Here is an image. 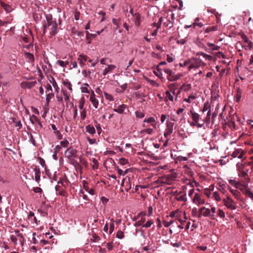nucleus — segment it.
<instances>
[{"label": "nucleus", "instance_id": "1", "mask_svg": "<svg viewBox=\"0 0 253 253\" xmlns=\"http://www.w3.org/2000/svg\"><path fill=\"white\" fill-rule=\"evenodd\" d=\"M47 22L43 25V33L45 34L48 30H50V34L55 35L57 33V24L55 20L52 19L51 15H47L46 17Z\"/></svg>", "mask_w": 253, "mask_h": 253}, {"label": "nucleus", "instance_id": "2", "mask_svg": "<svg viewBox=\"0 0 253 253\" xmlns=\"http://www.w3.org/2000/svg\"><path fill=\"white\" fill-rule=\"evenodd\" d=\"M64 156L71 164H74L78 156V151L73 147H70L64 152Z\"/></svg>", "mask_w": 253, "mask_h": 253}, {"label": "nucleus", "instance_id": "3", "mask_svg": "<svg viewBox=\"0 0 253 253\" xmlns=\"http://www.w3.org/2000/svg\"><path fill=\"white\" fill-rule=\"evenodd\" d=\"M190 112L193 120V122L190 123V126H197L199 128L202 127L203 126V123L200 124L199 122L200 120L202 121L203 119L200 118V115L192 110H191Z\"/></svg>", "mask_w": 253, "mask_h": 253}, {"label": "nucleus", "instance_id": "4", "mask_svg": "<svg viewBox=\"0 0 253 253\" xmlns=\"http://www.w3.org/2000/svg\"><path fill=\"white\" fill-rule=\"evenodd\" d=\"M222 202L224 206L227 209L231 211L235 210L237 208V203L229 196L222 199Z\"/></svg>", "mask_w": 253, "mask_h": 253}, {"label": "nucleus", "instance_id": "5", "mask_svg": "<svg viewBox=\"0 0 253 253\" xmlns=\"http://www.w3.org/2000/svg\"><path fill=\"white\" fill-rule=\"evenodd\" d=\"M164 72L167 74V78L170 82H174L179 80L182 76V74L178 73L175 74L170 69L164 68L163 69Z\"/></svg>", "mask_w": 253, "mask_h": 253}, {"label": "nucleus", "instance_id": "6", "mask_svg": "<svg viewBox=\"0 0 253 253\" xmlns=\"http://www.w3.org/2000/svg\"><path fill=\"white\" fill-rule=\"evenodd\" d=\"M202 63V60L197 58H191L189 59V70L191 69L196 70L200 67Z\"/></svg>", "mask_w": 253, "mask_h": 253}, {"label": "nucleus", "instance_id": "7", "mask_svg": "<svg viewBox=\"0 0 253 253\" xmlns=\"http://www.w3.org/2000/svg\"><path fill=\"white\" fill-rule=\"evenodd\" d=\"M206 111H208L207 116L202 120V122L203 123H209L210 122L211 116V106L208 102L204 104V107L202 109V112L203 113Z\"/></svg>", "mask_w": 253, "mask_h": 253}, {"label": "nucleus", "instance_id": "8", "mask_svg": "<svg viewBox=\"0 0 253 253\" xmlns=\"http://www.w3.org/2000/svg\"><path fill=\"white\" fill-rule=\"evenodd\" d=\"M175 177L171 174H167L160 177L159 181L163 184L170 185L174 180Z\"/></svg>", "mask_w": 253, "mask_h": 253}, {"label": "nucleus", "instance_id": "9", "mask_svg": "<svg viewBox=\"0 0 253 253\" xmlns=\"http://www.w3.org/2000/svg\"><path fill=\"white\" fill-rule=\"evenodd\" d=\"M192 202L194 204L198 206L203 205L205 203V201L203 195L198 193H195L194 194V197L192 199Z\"/></svg>", "mask_w": 253, "mask_h": 253}, {"label": "nucleus", "instance_id": "10", "mask_svg": "<svg viewBox=\"0 0 253 253\" xmlns=\"http://www.w3.org/2000/svg\"><path fill=\"white\" fill-rule=\"evenodd\" d=\"M174 124V123L172 122H167V127L164 134L165 137L167 138L169 135L172 133Z\"/></svg>", "mask_w": 253, "mask_h": 253}, {"label": "nucleus", "instance_id": "11", "mask_svg": "<svg viewBox=\"0 0 253 253\" xmlns=\"http://www.w3.org/2000/svg\"><path fill=\"white\" fill-rule=\"evenodd\" d=\"M143 123L144 124L142 125L143 127H147V126L145 124V123H146L150 124V126L154 128H156L157 127L156 119L154 117H150L145 118L143 121Z\"/></svg>", "mask_w": 253, "mask_h": 253}, {"label": "nucleus", "instance_id": "12", "mask_svg": "<svg viewBox=\"0 0 253 253\" xmlns=\"http://www.w3.org/2000/svg\"><path fill=\"white\" fill-rule=\"evenodd\" d=\"M245 152L241 149H236L231 154L232 158H238L242 159L245 154Z\"/></svg>", "mask_w": 253, "mask_h": 253}, {"label": "nucleus", "instance_id": "13", "mask_svg": "<svg viewBox=\"0 0 253 253\" xmlns=\"http://www.w3.org/2000/svg\"><path fill=\"white\" fill-rule=\"evenodd\" d=\"M199 211L201 215H203L204 217H209L211 219V215L210 209L203 207L199 209Z\"/></svg>", "mask_w": 253, "mask_h": 253}, {"label": "nucleus", "instance_id": "14", "mask_svg": "<svg viewBox=\"0 0 253 253\" xmlns=\"http://www.w3.org/2000/svg\"><path fill=\"white\" fill-rule=\"evenodd\" d=\"M37 84L36 81H26V82H22L21 83V87L22 88L26 89L28 88L30 89L35 85V84Z\"/></svg>", "mask_w": 253, "mask_h": 253}, {"label": "nucleus", "instance_id": "15", "mask_svg": "<svg viewBox=\"0 0 253 253\" xmlns=\"http://www.w3.org/2000/svg\"><path fill=\"white\" fill-rule=\"evenodd\" d=\"M116 68V66L113 64L107 65L102 71V75L105 76L106 75L111 73Z\"/></svg>", "mask_w": 253, "mask_h": 253}, {"label": "nucleus", "instance_id": "16", "mask_svg": "<svg viewBox=\"0 0 253 253\" xmlns=\"http://www.w3.org/2000/svg\"><path fill=\"white\" fill-rule=\"evenodd\" d=\"M88 59L87 56L84 54H81L79 55L78 61L79 62L80 65L83 67L85 65V62Z\"/></svg>", "mask_w": 253, "mask_h": 253}, {"label": "nucleus", "instance_id": "17", "mask_svg": "<svg viewBox=\"0 0 253 253\" xmlns=\"http://www.w3.org/2000/svg\"><path fill=\"white\" fill-rule=\"evenodd\" d=\"M228 189L236 199L241 200V194L238 190L237 189H233L230 187H228Z\"/></svg>", "mask_w": 253, "mask_h": 253}, {"label": "nucleus", "instance_id": "18", "mask_svg": "<svg viewBox=\"0 0 253 253\" xmlns=\"http://www.w3.org/2000/svg\"><path fill=\"white\" fill-rule=\"evenodd\" d=\"M239 172L238 176L241 177V181L250 182V178L247 171L242 170Z\"/></svg>", "mask_w": 253, "mask_h": 253}, {"label": "nucleus", "instance_id": "19", "mask_svg": "<svg viewBox=\"0 0 253 253\" xmlns=\"http://www.w3.org/2000/svg\"><path fill=\"white\" fill-rule=\"evenodd\" d=\"M28 220H30L32 223H34L35 225H38L39 222L37 218L35 216V214L32 211H30L28 215Z\"/></svg>", "mask_w": 253, "mask_h": 253}, {"label": "nucleus", "instance_id": "20", "mask_svg": "<svg viewBox=\"0 0 253 253\" xmlns=\"http://www.w3.org/2000/svg\"><path fill=\"white\" fill-rule=\"evenodd\" d=\"M241 44L246 51H250L253 46V42L251 41L247 42H242Z\"/></svg>", "mask_w": 253, "mask_h": 253}, {"label": "nucleus", "instance_id": "21", "mask_svg": "<svg viewBox=\"0 0 253 253\" xmlns=\"http://www.w3.org/2000/svg\"><path fill=\"white\" fill-rule=\"evenodd\" d=\"M81 90L83 93H90L91 88L87 83H84L82 84Z\"/></svg>", "mask_w": 253, "mask_h": 253}, {"label": "nucleus", "instance_id": "22", "mask_svg": "<svg viewBox=\"0 0 253 253\" xmlns=\"http://www.w3.org/2000/svg\"><path fill=\"white\" fill-rule=\"evenodd\" d=\"M62 84L65 87L69 89L68 92H73L72 85L70 82H69L68 80H64L62 81Z\"/></svg>", "mask_w": 253, "mask_h": 253}, {"label": "nucleus", "instance_id": "23", "mask_svg": "<svg viewBox=\"0 0 253 253\" xmlns=\"http://www.w3.org/2000/svg\"><path fill=\"white\" fill-rule=\"evenodd\" d=\"M126 106L125 104H122L119 105L117 108H114L113 111L114 112H117L119 114H123L124 112L125 109L126 108Z\"/></svg>", "mask_w": 253, "mask_h": 253}, {"label": "nucleus", "instance_id": "24", "mask_svg": "<svg viewBox=\"0 0 253 253\" xmlns=\"http://www.w3.org/2000/svg\"><path fill=\"white\" fill-rule=\"evenodd\" d=\"M133 20L135 23V24L137 26H139L140 22V15L138 13H135L133 14Z\"/></svg>", "mask_w": 253, "mask_h": 253}, {"label": "nucleus", "instance_id": "25", "mask_svg": "<svg viewBox=\"0 0 253 253\" xmlns=\"http://www.w3.org/2000/svg\"><path fill=\"white\" fill-rule=\"evenodd\" d=\"M219 217L221 219H223L225 217V214L224 211L222 209L218 208L217 210L216 213L215 214V217Z\"/></svg>", "mask_w": 253, "mask_h": 253}, {"label": "nucleus", "instance_id": "26", "mask_svg": "<svg viewBox=\"0 0 253 253\" xmlns=\"http://www.w3.org/2000/svg\"><path fill=\"white\" fill-rule=\"evenodd\" d=\"M85 130L87 132L91 135H93L95 133L94 127L90 125H88L85 126Z\"/></svg>", "mask_w": 253, "mask_h": 253}, {"label": "nucleus", "instance_id": "27", "mask_svg": "<svg viewBox=\"0 0 253 253\" xmlns=\"http://www.w3.org/2000/svg\"><path fill=\"white\" fill-rule=\"evenodd\" d=\"M229 183L235 188H237L240 184L241 180H236L235 179H230L228 180Z\"/></svg>", "mask_w": 253, "mask_h": 253}, {"label": "nucleus", "instance_id": "28", "mask_svg": "<svg viewBox=\"0 0 253 253\" xmlns=\"http://www.w3.org/2000/svg\"><path fill=\"white\" fill-rule=\"evenodd\" d=\"M211 219H215V214L216 213L217 210L218 208H216L213 205H211Z\"/></svg>", "mask_w": 253, "mask_h": 253}, {"label": "nucleus", "instance_id": "29", "mask_svg": "<svg viewBox=\"0 0 253 253\" xmlns=\"http://www.w3.org/2000/svg\"><path fill=\"white\" fill-rule=\"evenodd\" d=\"M34 171H35V179L36 181L37 182H39L40 180V177H41V171L40 169L39 168H35L34 169Z\"/></svg>", "mask_w": 253, "mask_h": 253}, {"label": "nucleus", "instance_id": "30", "mask_svg": "<svg viewBox=\"0 0 253 253\" xmlns=\"http://www.w3.org/2000/svg\"><path fill=\"white\" fill-rule=\"evenodd\" d=\"M249 183V181H241L240 185H239V187H237L236 189H238L240 191H243L245 188H246L248 186Z\"/></svg>", "mask_w": 253, "mask_h": 253}, {"label": "nucleus", "instance_id": "31", "mask_svg": "<svg viewBox=\"0 0 253 253\" xmlns=\"http://www.w3.org/2000/svg\"><path fill=\"white\" fill-rule=\"evenodd\" d=\"M178 86L177 83H172L169 85V90L173 95H175V89Z\"/></svg>", "mask_w": 253, "mask_h": 253}, {"label": "nucleus", "instance_id": "32", "mask_svg": "<svg viewBox=\"0 0 253 253\" xmlns=\"http://www.w3.org/2000/svg\"><path fill=\"white\" fill-rule=\"evenodd\" d=\"M61 91L63 93V95L64 96V99L66 101H68L70 99V96L71 93L72 92H68L67 90L62 89L61 90Z\"/></svg>", "mask_w": 253, "mask_h": 253}, {"label": "nucleus", "instance_id": "33", "mask_svg": "<svg viewBox=\"0 0 253 253\" xmlns=\"http://www.w3.org/2000/svg\"><path fill=\"white\" fill-rule=\"evenodd\" d=\"M25 58L29 62H33L34 61V56L33 54L29 52H26L25 54Z\"/></svg>", "mask_w": 253, "mask_h": 253}, {"label": "nucleus", "instance_id": "34", "mask_svg": "<svg viewBox=\"0 0 253 253\" xmlns=\"http://www.w3.org/2000/svg\"><path fill=\"white\" fill-rule=\"evenodd\" d=\"M212 198L216 201L217 202H220L221 200V198L220 195L217 191L213 192L212 195Z\"/></svg>", "mask_w": 253, "mask_h": 253}, {"label": "nucleus", "instance_id": "35", "mask_svg": "<svg viewBox=\"0 0 253 253\" xmlns=\"http://www.w3.org/2000/svg\"><path fill=\"white\" fill-rule=\"evenodd\" d=\"M14 233L15 234V236H17L19 238V242L21 243L24 242V238L22 233L20 232L19 230H15Z\"/></svg>", "mask_w": 253, "mask_h": 253}, {"label": "nucleus", "instance_id": "36", "mask_svg": "<svg viewBox=\"0 0 253 253\" xmlns=\"http://www.w3.org/2000/svg\"><path fill=\"white\" fill-rule=\"evenodd\" d=\"M50 82L52 84L53 87L55 88V91L57 92H58L59 91V87H58L57 84L56 82L55 81V80L53 77H52L51 80H50Z\"/></svg>", "mask_w": 253, "mask_h": 253}, {"label": "nucleus", "instance_id": "37", "mask_svg": "<svg viewBox=\"0 0 253 253\" xmlns=\"http://www.w3.org/2000/svg\"><path fill=\"white\" fill-rule=\"evenodd\" d=\"M30 121L33 125H35L37 123H40V121L38 118L34 115H32L31 116H30Z\"/></svg>", "mask_w": 253, "mask_h": 253}, {"label": "nucleus", "instance_id": "38", "mask_svg": "<svg viewBox=\"0 0 253 253\" xmlns=\"http://www.w3.org/2000/svg\"><path fill=\"white\" fill-rule=\"evenodd\" d=\"M89 101L91 102L92 104L93 105V107L97 109L99 105V101L96 98H93L91 99H89Z\"/></svg>", "mask_w": 253, "mask_h": 253}, {"label": "nucleus", "instance_id": "39", "mask_svg": "<svg viewBox=\"0 0 253 253\" xmlns=\"http://www.w3.org/2000/svg\"><path fill=\"white\" fill-rule=\"evenodd\" d=\"M207 45L211 50H213V51L218 50L220 48V46H219L218 45H216L214 44L211 43L210 42H208Z\"/></svg>", "mask_w": 253, "mask_h": 253}, {"label": "nucleus", "instance_id": "40", "mask_svg": "<svg viewBox=\"0 0 253 253\" xmlns=\"http://www.w3.org/2000/svg\"><path fill=\"white\" fill-rule=\"evenodd\" d=\"M200 19L199 18H196L195 20V22L193 24V27L195 28L196 26H198L199 27H202L203 26L204 24L203 23L200 21Z\"/></svg>", "mask_w": 253, "mask_h": 253}, {"label": "nucleus", "instance_id": "41", "mask_svg": "<svg viewBox=\"0 0 253 253\" xmlns=\"http://www.w3.org/2000/svg\"><path fill=\"white\" fill-rule=\"evenodd\" d=\"M218 30V26L217 25L213 26L211 27H208L205 30V32L209 33L211 31H216Z\"/></svg>", "mask_w": 253, "mask_h": 253}, {"label": "nucleus", "instance_id": "42", "mask_svg": "<svg viewBox=\"0 0 253 253\" xmlns=\"http://www.w3.org/2000/svg\"><path fill=\"white\" fill-rule=\"evenodd\" d=\"M241 95L242 90L239 87H238L237 88V93L236 95V100L237 102H239L240 101Z\"/></svg>", "mask_w": 253, "mask_h": 253}, {"label": "nucleus", "instance_id": "43", "mask_svg": "<svg viewBox=\"0 0 253 253\" xmlns=\"http://www.w3.org/2000/svg\"><path fill=\"white\" fill-rule=\"evenodd\" d=\"M58 187H60V185L63 187H66L67 185H68V181L66 179H62V180H59L58 182ZM57 186H56L55 187V188L57 190Z\"/></svg>", "mask_w": 253, "mask_h": 253}, {"label": "nucleus", "instance_id": "44", "mask_svg": "<svg viewBox=\"0 0 253 253\" xmlns=\"http://www.w3.org/2000/svg\"><path fill=\"white\" fill-rule=\"evenodd\" d=\"M56 64L59 65L60 66L62 67H66L67 65L69 64V62L67 61H63L62 60H57L56 61Z\"/></svg>", "mask_w": 253, "mask_h": 253}, {"label": "nucleus", "instance_id": "45", "mask_svg": "<svg viewBox=\"0 0 253 253\" xmlns=\"http://www.w3.org/2000/svg\"><path fill=\"white\" fill-rule=\"evenodd\" d=\"M104 95L106 99L109 101H113L114 100L113 96L111 94L106 92H103Z\"/></svg>", "mask_w": 253, "mask_h": 253}, {"label": "nucleus", "instance_id": "46", "mask_svg": "<svg viewBox=\"0 0 253 253\" xmlns=\"http://www.w3.org/2000/svg\"><path fill=\"white\" fill-rule=\"evenodd\" d=\"M163 25L165 27H169V28H171L173 26L172 21L170 20L169 18L168 19L167 21L164 22Z\"/></svg>", "mask_w": 253, "mask_h": 253}, {"label": "nucleus", "instance_id": "47", "mask_svg": "<svg viewBox=\"0 0 253 253\" xmlns=\"http://www.w3.org/2000/svg\"><path fill=\"white\" fill-rule=\"evenodd\" d=\"M197 55H201L203 57L208 59V60H211L212 59V56L210 55L207 54L206 53H205L202 52H199L197 53Z\"/></svg>", "mask_w": 253, "mask_h": 253}, {"label": "nucleus", "instance_id": "48", "mask_svg": "<svg viewBox=\"0 0 253 253\" xmlns=\"http://www.w3.org/2000/svg\"><path fill=\"white\" fill-rule=\"evenodd\" d=\"M154 224V221L152 219H149L147 220L145 223L143 225L144 228H149L152 225Z\"/></svg>", "mask_w": 253, "mask_h": 253}, {"label": "nucleus", "instance_id": "49", "mask_svg": "<svg viewBox=\"0 0 253 253\" xmlns=\"http://www.w3.org/2000/svg\"><path fill=\"white\" fill-rule=\"evenodd\" d=\"M85 103V101L84 98L81 99L79 101V108L81 110H85V109L84 108V105Z\"/></svg>", "mask_w": 253, "mask_h": 253}, {"label": "nucleus", "instance_id": "50", "mask_svg": "<svg viewBox=\"0 0 253 253\" xmlns=\"http://www.w3.org/2000/svg\"><path fill=\"white\" fill-rule=\"evenodd\" d=\"M54 95L53 93H49L46 94V102L47 105H48L50 100L53 98Z\"/></svg>", "mask_w": 253, "mask_h": 253}, {"label": "nucleus", "instance_id": "51", "mask_svg": "<svg viewBox=\"0 0 253 253\" xmlns=\"http://www.w3.org/2000/svg\"><path fill=\"white\" fill-rule=\"evenodd\" d=\"M176 199V200L178 201H182V202H186L187 200L186 194H184L181 195L179 197H177Z\"/></svg>", "mask_w": 253, "mask_h": 253}, {"label": "nucleus", "instance_id": "52", "mask_svg": "<svg viewBox=\"0 0 253 253\" xmlns=\"http://www.w3.org/2000/svg\"><path fill=\"white\" fill-rule=\"evenodd\" d=\"M86 109L81 110L80 112V118H81V120L82 121L84 120V119L86 118Z\"/></svg>", "mask_w": 253, "mask_h": 253}, {"label": "nucleus", "instance_id": "53", "mask_svg": "<svg viewBox=\"0 0 253 253\" xmlns=\"http://www.w3.org/2000/svg\"><path fill=\"white\" fill-rule=\"evenodd\" d=\"M166 97L169 100L172 101L173 100V94L170 91H167L166 92Z\"/></svg>", "mask_w": 253, "mask_h": 253}, {"label": "nucleus", "instance_id": "54", "mask_svg": "<svg viewBox=\"0 0 253 253\" xmlns=\"http://www.w3.org/2000/svg\"><path fill=\"white\" fill-rule=\"evenodd\" d=\"M111 222L108 224L109 229V233L111 234L114 230V224L113 223V220H111Z\"/></svg>", "mask_w": 253, "mask_h": 253}, {"label": "nucleus", "instance_id": "55", "mask_svg": "<svg viewBox=\"0 0 253 253\" xmlns=\"http://www.w3.org/2000/svg\"><path fill=\"white\" fill-rule=\"evenodd\" d=\"M217 189L219 191H220L223 194H225V193L227 192L226 190H225L224 187V185L219 184L218 187H217Z\"/></svg>", "mask_w": 253, "mask_h": 253}, {"label": "nucleus", "instance_id": "56", "mask_svg": "<svg viewBox=\"0 0 253 253\" xmlns=\"http://www.w3.org/2000/svg\"><path fill=\"white\" fill-rule=\"evenodd\" d=\"M195 99H196V96L195 95H190L187 98L184 99V101L190 103L192 102V100H194Z\"/></svg>", "mask_w": 253, "mask_h": 253}, {"label": "nucleus", "instance_id": "57", "mask_svg": "<svg viewBox=\"0 0 253 253\" xmlns=\"http://www.w3.org/2000/svg\"><path fill=\"white\" fill-rule=\"evenodd\" d=\"M60 145L63 147L67 148L69 145V142L67 140L64 139L60 142Z\"/></svg>", "mask_w": 253, "mask_h": 253}, {"label": "nucleus", "instance_id": "58", "mask_svg": "<svg viewBox=\"0 0 253 253\" xmlns=\"http://www.w3.org/2000/svg\"><path fill=\"white\" fill-rule=\"evenodd\" d=\"M174 56L172 54L171 55L167 54V61L169 63H171L174 60Z\"/></svg>", "mask_w": 253, "mask_h": 253}, {"label": "nucleus", "instance_id": "59", "mask_svg": "<svg viewBox=\"0 0 253 253\" xmlns=\"http://www.w3.org/2000/svg\"><path fill=\"white\" fill-rule=\"evenodd\" d=\"M154 73L158 77H160L162 75V70L159 67V66L157 68V71H154Z\"/></svg>", "mask_w": 253, "mask_h": 253}, {"label": "nucleus", "instance_id": "60", "mask_svg": "<svg viewBox=\"0 0 253 253\" xmlns=\"http://www.w3.org/2000/svg\"><path fill=\"white\" fill-rule=\"evenodd\" d=\"M83 188L87 192V191L90 188L88 185V183L85 180L82 181Z\"/></svg>", "mask_w": 253, "mask_h": 253}, {"label": "nucleus", "instance_id": "61", "mask_svg": "<svg viewBox=\"0 0 253 253\" xmlns=\"http://www.w3.org/2000/svg\"><path fill=\"white\" fill-rule=\"evenodd\" d=\"M135 115L136 116L137 118H142L144 117L145 115L144 114L140 111H137L135 112Z\"/></svg>", "mask_w": 253, "mask_h": 253}, {"label": "nucleus", "instance_id": "62", "mask_svg": "<svg viewBox=\"0 0 253 253\" xmlns=\"http://www.w3.org/2000/svg\"><path fill=\"white\" fill-rule=\"evenodd\" d=\"M131 188V184H130V182H129V181H126V185L124 187V189L126 191H129L130 189Z\"/></svg>", "mask_w": 253, "mask_h": 253}, {"label": "nucleus", "instance_id": "63", "mask_svg": "<svg viewBox=\"0 0 253 253\" xmlns=\"http://www.w3.org/2000/svg\"><path fill=\"white\" fill-rule=\"evenodd\" d=\"M116 237H117V238H118L119 239H121L123 238L124 237V232L122 231H118L117 233V234H116Z\"/></svg>", "mask_w": 253, "mask_h": 253}, {"label": "nucleus", "instance_id": "64", "mask_svg": "<svg viewBox=\"0 0 253 253\" xmlns=\"http://www.w3.org/2000/svg\"><path fill=\"white\" fill-rule=\"evenodd\" d=\"M246 195H247L251 199H253V193L249 190L246 189L245 191Z\"/></svg>", "mask_w": 253, "mask_h": 253}]
</instances>
